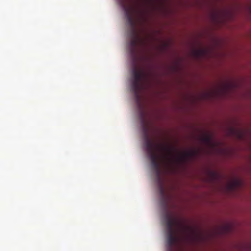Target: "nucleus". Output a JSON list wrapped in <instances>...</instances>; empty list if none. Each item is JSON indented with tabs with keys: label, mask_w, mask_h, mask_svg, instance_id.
Returning <instances> with one entry per match:
<instances>
[{
	"label": "nucleus",
	"mask_w": 251,
	"mask_h": 251,
	"mask_svg": "<svg viewBox=\"0 0 251 251\" xmlns=\"http://www.w3.org/2000/svg\"><path fill=\"white\" fill-rule=\"evenodd\" d=\"M151 127L142 126V131L146 150L156 176L159 179L161 173L160 159L167 164H172L175 162H182L192 157L194 152H187L176 157L174 155L175 149L173 146L166 144H157L153 141L152 138L157 135L158 131Z\"/></svg>",
	"instance_id": "obj_1"
},
{
	"label": "nucleus",
	"mask_w": 251,
	"mask_h": 251,
	"mask_svg": "<svg viewBox=\"0 0 251 251\" xmlns=\"http://www.w3.org/2000/svg\"><path fill=\"white\" fill-rule=\"evenodd\" d=\"M125 9L127 23L131 27V40L129 43V46L130 51L133 53L135 52L138 45L140 43H142L143 41L139 36L135 27V22L133 16L134 8L129 7H125Z\"/></svg>",
	"instance_id": "obj_2"
},
{
	"label": "nucleus",
	"mask_w": 251,
	"mask_h": 251,
	"mask_svg": "<svg viewBox=\"0 0 251 251\" xmlns=\"http://www.w3.org/2000/svg\"><path fill=\"white\" fill-rule=\"evenodd\" d=\"M167 234V244L168 248L171 249L176 244L178 240L179 237L177 231L174 229L175 226H178V221L170 214H167L165 217Z\"/></svg>",
	"instance_id": "obj_3"
},
{
	"label": "nucleus",
	"mask_w": 251,
	"mask_h": 251,
	"mask_svg": "<svg viewBox=\"0 0 251 251\" xmlns=\"http://www.w3.org/2000/svg\"><path fill=\"white\" fill-rule=\"evenodd\" d=\"M147 77L143 70L134 69L133 71V79L131 82V90L137 98H139V94L143 87V82Z\"/></svg>",
	"instance_id": "obj_4"
},
{
	"label": "nucleus",
	"mask_w": 251,
	"mask_h": 251,
	"mask_svg": "<svg viewBox=\"0 0 251 251\" xmlns=\"http://www.w3.org/2000/svg\"><path fill=\"white\" fill-rule=\"evenodd\" d=\"M200 140L209 147H213L216 145V143L213 141V135L210 133H203L200 136Z\"/></svg>",
	"instance_id": "obj_5"
},
{
	"label": "nucleus",
	"mask_w": 251,
	"mask_h": 251,
	"mask_svg": "<svg viewBox=\"0 0 251 251\" xmlns=\"http://www.w3.org/2000/svg\"><path fill=\"white\" fill-rule=\"evenodd\" d=\"M139 116L141 122V126H150L148 123V120L147 119L148 117V113L146 111L144 110H141L139 113Z\"/></svg>",
	"instance_id": "obj_6"
},
{
	"label": "nucleus",
	"mask_w": 251,
	"mask_h": 251,
	"mask_svg": "<svg viewBox=\"0 0 251 251\" xmlns=\"http://www.w3.org/2000/svg\"><path fill=\"white\" fill-rule=\"evenodd\" d=\"M195 56L197 58H199L203 56L205 53V50L203 49H199L194 51Z\"/></svg>",
	"instance_id": "obj_7"
},
{
	"label": "nucleus",
	"mask_w": 251,
	"mask_h": 251,
	"mask_svg": "<svg viewBox=\"0 0 251 251\" xmlns=\"http://www.w3.org/2000/svg\"><path fill=\"white\" fill-rule=\"evenodd\" d=\"M240 184V182L238 180H235L232 182L229 185V187L231 190L234 189L236 187Z\"/></svg>",
	"instance_id": "obj_8"
},
{
	"label": "nucleus",
	"mask_w": 251,
	"mask_h": 251,
	"mask_svg": "<svg viewBox=\"0 0 251 251\" xmlns=\"http://www.w3.org/2000/svg\"><path fill=\"white\" fill-rule=\"evenodd\" d=\"M161 193H162V194L163 193V189H162V188H161Z\"/></svg>",
	"instance_id": "obj_9"
}]
</instances>
